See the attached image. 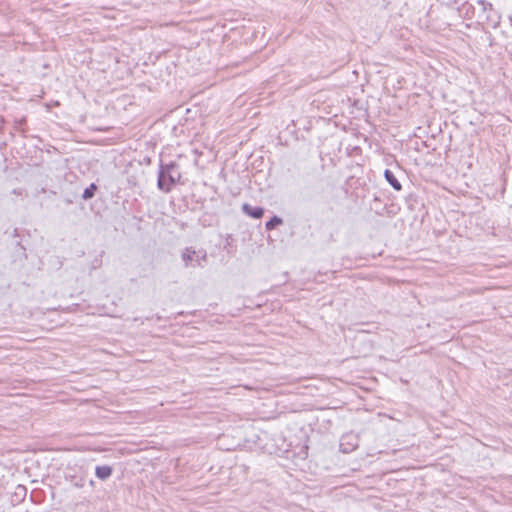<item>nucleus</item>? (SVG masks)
I'll return each instance as SVG.
<instances>
[{
  "label": "nucleus",
  "instance_id": "nucleus-2",
  "mask_svg": "<svg viewBox=\"0 0 512 512\" xmlns=\"http://www.w3.org/2000/svg\"><path fill=\"white\" fill-rule=\"evenodd\" d=\"M181 177L180 166L177 162L164 163L160 161L157 177V187L160 191L169 193L180 182Z\"/></svg>",
  "mask_w": 512,
  "mask_h": 512
},
{
  "label": "nucleus",
  "instance_id": "nucleus-4",
  "mask_svg": "<svg viewBox=\"0 0 512 512\" xmlns=\"http://www.w3.org/2000/svg\"><path fill=\"white\" fill-rule=\"evenodd\" d=\"M300 198L310 209L318 211L324 199V187L320 183L309 184L300 191Z\"/></svg>",
  "mask_w": 512,
  "mask_h": 512
},
{
  "label": "nucleus",
  "instance_id": "nucleus-5",
  "mask_svg": "<svg viewBox=\"0 0 512 512\" xmlns=\"http://www.w3.org/2000/svg\"><path fill=\"white\" fill-rule=\"evenodd\" d=\"M358 437L352 433L345 434L340 440V450L343 453H350L358 447Z\"/></svg>",
  "mask_w": 512,
  "mask_h": 512
},
{
  "label": "nucleus",
  "instance_id": "nucleus-8",
  "mask_svg": "<svg viewBox=\"0 0 512 512\" xmlns=\"http://www.w3.org/2000/svg\"><path fill=\"white\" fill-rule=\"evenodd\" d=\"M196 250L193 249L192 247H186L183 252H182V255H181V258L183 260V262L185 263V266L188 267V266H197V263L196 264H193V261L196 262Z\"/></svg>",
  "mask_w": 512,
  "mask_h": 512
},
{
  "label": "nucleus",
  "instance_id": "nucleus-21",
  "mask_svg": "<svg viewBox=\"0 0 512 512\" xmlns=\"http://www.w3.org/2000/svg\"><path fill=\"white\" fill-rule=\"evenodd\" d=\"M244 387H245V388H248V389H252V387H251V386H248V385H245Z\"/></svg>",
  "mask_w": 512,
  "mask_h": 512
},
{
  "label": "nucleus",
  "instance_id": "nucleus-10",
  "mask_svg": "<svg viewBox=\"0 0 512 512\" xmlns=\"http://www.w3.org/2000/svg\"><path fill=\"white\" fill-rule=\"evenodd\" d=\"M111 474L112 468L108 465L97 466L95 469V475L101 480H106Z\"/></svg>",
  "mask_w": 512,
  "mask_h": 512
},
{
  "label": "nucleus",
  "instance_id": "nucleus-19",
  "mask_svg": "<svg viewBox=\"0 0 512 512\" xmlns=\"http://www.w3.org/2000/svg\"><path fill=\"white\" fill-rule=\"evenodd\" d=\"M326 208H327V210H329V211H333V207H332V206H330V205H329V203H327Z\"/></svg>",
  "mask_w": 512,
  "mask_h": 512
},
{
  "label": "nucleus",
  "instance_id": "nucleus-13",
  "mask_svg": "<svg viewBox=\"0 0 512 512\" xmlns=\"http://www.w3.org/2000/svg\"><path fill=\"white\" fill-rule=\"evenodd\" d=\"M196 263H197V266H200L202 267V263L201 261H206L207 260V252L205 250H199V251H196Z\"/></svg>",
  "mask_w": 512,
  "mask_h": 512
},
{
  "label": "nucleus",
  "instance_id": "nucleus-11",
  "mask_svg": "<svg viewBox=\"0 0 512 512\" xmlns=\"http://www.w3.org/2000/svg\"><path fill=\"white\" fill-rule=\"evenodd\" d=\"M283 223L284 221L280 216L274 215L265 223V229L267 231H271L277 228L278 226L282 225Z\"/></svg>",
  "mask_w": 512,
  "mask_h": 512
},
{
  "label": "nucleus",
  "instance_id": "nucleus-16",
  "mask_svg": "<svg viewBox=\"0 0 512 512\" xmlns=\"http://www.w3.org/2000/svg\"><path fill=\"white\" fill-rule=\"evenodd\" d=\"M415 195L414 194H409L407 197H406V201L407 203H409L410 201H413Z\"/></svg>",
  "mask_w": 512,
  "mask_h": 512
},
{
  "label": "nucleus",
  "instance_id": "nucleus-20",
  "mask_svg": "<svg viewBox=\"0 0 512 512\" xmlns=\"http://www.w3.org/2000/svg\"><path fill=\"white\" fill-rule=\"evenodd\" d=\"M364 341H362L361 339H355V343H363Z\"/></svg>",
  "mask_w": 512,
  "mask_h": 512
},
{
  "label": "nucleus",
  "instance_id": "nucleus-1",
  "mask_svg": "<svg viewBox=\"0 0 512 512\" xmlns=\"http://www.w3.org/2000/svg\"><path fill=\"white\" fill-rule=\"evenodd\" d=\"M487 61L490 62V65L488 67L491 74L494 75L496 78V83L493 84L492 89L482 93V96L484 97L482 99V103L486 104H494L495 101L504 95V85L500 81V75H501V64H502V58L500 56V53H494L493 55H486Z\"/></svg>",
  "mask_w": 512,
  "mask_h": 512
},
{
  "label": "nucleus",
  "instance_id": "nucleus-17",
  "mask_svg": "<svg viewBox=\"0 0 512 512\" xmlns=\"http://www.w3.org/2000/svg\"><path fill=\"white\" fill-rule=\"evenodd\" d=\"M65 203H66V204H72V203H73V199H72V198L67 197V198H65Z\"/></svg>",
  "mask_w": 512,
  "mask_h": 512
},
{
  "label": "nucleus",
  "instance_id": "nucleus-3",
  "mask_svg": "<svg viewBox=\"0 0 512 512\" xmlns=\"http://www.w3.org/2000/svg\"><path fill=\"white\" fill-rule=\"evenodd\" d=\"M500 13L494 8V3L489 0H482V30L485 34V41L493 47L491 34L487 31L488 28H497L500 24ZM482 41L484 37L482 36Z\"/></svg>",
  "mask_w": 512,
  "mask_h": 512
},
{
  "label": "nucleus",
  "instance_id": "nucleus-14",
  "mask_svg": "<svg viewBox=\"0 0 512 512\" xmlns=\"http://www.w3.org/2000/svg\"><path fill=\"white\" fill-rule=\"evenodd\" d=\"M474 157L472 155H469L466 159H463V164L467 166L468 169H472L474 166L473 163Z\"/></svg>",
  "mask_w": 512,
  "mask_h": 512
},
{
  "label": "nucleus",
  "instance_id": "nucleus-6",
  "mask_svg": "<svg viewBox=\"0 0 512 512\" xmlns=\"http://www.w3.org/2000/svg\"><path fill=\"white\" fill-rule=\"evenodd\" d=\"M27 260L26 246L21 241H16L12 252V262L22 266Z\"/></svg>",
  "mask_w": 512,
  "mask_h": 512
},
{
  "label": "nucleus",
  "instance_id": "nucleus-9",
  "mask_svg": "<svg viewBox=\"0 0 512 512\" xmlns=\"http://www.w3.org/2000/svg\"><path fill=\"white\" fill-rule=\"evenodd\" d=\"M383 175H384L385 180L389 183V185H391V187L395 191H401L402 190V184L400 183L398 178L395 176L393 171H391L390 169H385Z\"/></svg>",
  "mask_w": 512,
  "mask_h": 512
},
{
  "label": "nucleus",
  "instance_id": "nucleus-12",
  "mask_svg": "<svg viewBox=\"0 0 512 512\" xmlns=\"http://www.w3.org/2000/svg\"><path fill=\"white\" fill-rule=\"evenodd\" d=\"M98 190V186L95 183H91L88 187H86L81 195V198L85 201L92 199L96 191Z\"/></svg>",
  "mask_w": 512,
  "mask_h": 512
},
{
  "label": "nucleus",
  "instance_id": "nucleus-18",
  "mask_svg": "<svg viewBox=\"0 0 512 512\" xmlns=\"http://www.w3.org/2000/svg\"><path fill=\"white\" fill-rule=\"evenodd\" d=\"M13 235H14V237H18V236H19V234H18V229H14V231H13Z\"/></svg>",
  "mask_w": 512,
  "mask_h": 512
},
{
  "label": "nucleus",
  "instance_id": "nucleus-15",
  "mask_svg": "<svg viewBox=\"0 0 512 512\" xmlns=\"http://www.w3.org/2000/svg\"><path fill=\"white\" fill-rule=\"evenodd\" d=\"M25 123H26V118H24V117L16 121L17 126L23 125Z\"/></svg>",
  "mask_w": 512,
  "mask_h": 512
},
{
  "label": "nucleus",
  "instance_id": "nucleus-7",
  "mask_svg": "<svg viewBox=\"0 0 512 512\" xmlns=\"http://www.w3.org/2000/svg\"><path fill=\"white\" fill-rule=\"evenodd\" d=\"M242 212L253 219H261L265 214V209L261 206H252L249 203H243Z\"/></svg>",
  "mask_w": 512,
  "mask_h": 512
}]
</instances>
